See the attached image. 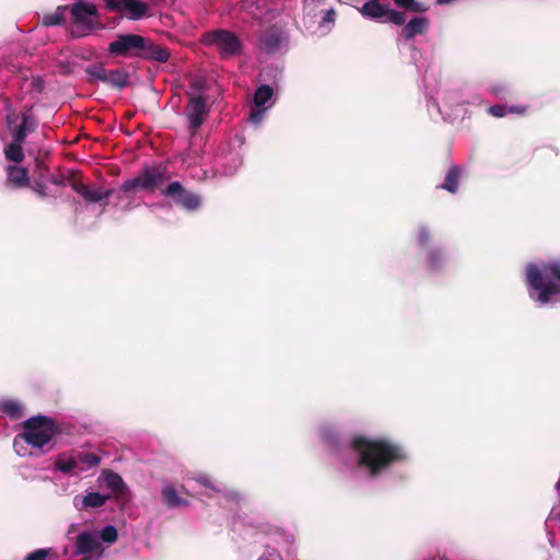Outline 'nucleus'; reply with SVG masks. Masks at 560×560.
Wrapping results in <instances>:
<instances>
[{"instance_id": "obj_12", "label": "nucleus", "mask_w": 560, "mask_h": 560, "mask_svg": "<svg viewBox=\"0 0 560 560\" xmlns=\"http://www.w3.org/2000/svg\"><path fill=\"white\" fill-rule=\"evenodd\" d=\"M359 11L369 20L387 21L396 25L405 22L404 13L392 10L387 4L380 3L378 0L366 1Z\"/></svg>"}, {"instance_id": "obj_5", "label": "nucleus", "mask_w": 560, "mask_h": 560, "mask_svg": "<svg viewBox=\"0 0 560 560\" xmlns=\"http://www.w3.org/2000/svg\"><path fill=\"white\" fill-rule=\"evenodd\" d=\"M167 179V168L162 164H152L143 166L137 176L125 180L118 191L117 197H129L138 191L154 192L162 189Z\"/></svg>"}, {"instance_id": "obj_14", "label": "nucleus", "mask_w": 560, "mask_h": 560, "mask_svg": "<svg viewBox=\"0 0 560 560\" xmlns=\"http://www.w3.org/2000/svg\"><path fill=\"white\" fill-rule=\"evenodd\" d=\"M162 195L172 198L176 205L188 211H195L201 205V198L185 189L177 180L170 183L167 187L162 190Z\"/></svg>"}, {"instance_id": "obj_42", "label": "nucleus", "mask_w": 560, "mask_h": 560, "mask_svg": "<svg viewBox=\"0 0 560 560\" xmlns=\"http://www.w3.org/2000/svg\"><path fill=\"white\" fill-rule=\"evenodd\" d=\"M78 529V525L77 524H71L66 533V536L69 540L72 539L71 535L74 534Z\"/></svg>"}, {"instance_id": "obj_23", "label": "nucleus", "mask_w": 560, "mask_h": 560, "mask_svg": "<svg viewBox=\"0 0 560 560\" xmlns=\"http://www.w3.org/2000/svg\"><path fill=\"white\" fill-rule=\"evenodd\" d=\"M217 166H221L220 171L223 175H232L242 164V159L237 153H233L228 158L217 160Z\"/></svg>"}, {"instance_id": "obj_31", "label": "nucleus", "mask_w": 560, "mask_h": 560, "mask_svg": "<svg viewBox=\"0 0 560 560\" xmlns=\"http://www.w3.org/2000/svg\"><path fill=\"white\" fill-rule=\"evenodd\" d=\"M45 88V81L40 75H33L27 82V92L32 94L34 97L39 95Z\"/></svg>"}, {"instance_id": "obj_8", "label": "nucleus", "mask_w": 560, "mask_h": 560, "mask_svg": "<svg viewBox=\"0 0 560 560\" xmlns=\"http://www.w3.org/2000/svg\"><path fill=\"white\" fill-rule=\"evenodd\" d=\"M203 44L215 46L221 57L230 58L238 55L242 43L238 37L228 30H215L203 35Z\"/></svg>"}, {"instance_id": "obj_16", "label": "nucleus", "mask_w": 560, "mask_h": 560, "mask_svg": "<svg viewBox=\"0 0 560 560\" xmlns=\"http://www.w3.org/2000/svg\"><path fill=\"white\" fill-rule=\"evenodd\" d=\"M72 188L88 202L102 201L103 199H107L113 192L112 189L89 187L80 183L73 184Z\"/></svg>"}, {"instance_id": "obj_13", "label": "nucleus", "mask_w": 560, "mask_h": 560, "mask_svg": "<svg viewBox=\"0 0 560 560\" xmlns=\"http://www.w3.org/2000/svg\"><path fill=\"white\" fill-rule=\"evenodd\" d=\"M189 100L186 105L185 116L188 120V128L191 133H195L201 125L205 122L210 106L206 103V100L200 95L189 94Z\"/></svg>"}, {"instance_id": "obj_6", "label": "nucleus", "mask_w": 560, "mask_h": 560, "mask_svg": "<svg viewBox=\"0 0 560 560\" xmlns=\"http://www.w3.org/2000/svg\"><path fill=\"white\" fill-rule=\"evenodd\" d=\"M58 432L55 421L46 416H36L23 423V432L14 439V445L23 441L35 448H42L49 443Z\"/></svg>"}, {"instance_id": "obj_2", "label": "nucleus", "mask_w": 560, "mask_h": 560, "mask_svg": "<svg viewBox=\"0 0 560 560\" xmlns=\"http://www.w3.org/2000/svg\"><path fill=\"white\" fill-rule=\"evenodd\" d=\"M529 298L542 306L560 302V260L529 264L525 271Z\"/></svg>"}, {"instance_id": "obj_20", "label": "nucleus", "mask_w": 560, "mask_h": 560, "mask_svg": "<svg viewBox=\"0 0 560 560\" xmlns=\"http://www.w3.org/2000/svg\"><path fill=\"white\" fill-rule=\"evenodd\" d=\"M128 73L121 69L106 70L104 82L105 84L116 88L124 89L128 84Z\"/></svg>"}, {"instance_id": "obj_24", "label": "nucleus", "mask_w": 560, "mask_h": 560, "mask_svg": "<svg viewBox=\"0 0 560 560\" xmlns=\"http://www.w3.org/2000/svg\"><path fill=\"white\" fill-rule=\"evenodd\" d=\"M23 143L12 138V141L4 148L5 159L14 163L22 162L24 160Z\"/></svg>"}, {"instance_id": "obj_19", "label": "nucleus", "mask_w": 560, "mask_h": 560, "mask_svg": "<svg viewBox=\"0 0 560 560\" xmlns=\"http://www.w3.org/2000/svg\"><path fill=\"white\" fill-rule=\"evenodd\" d=\"M162 502L168 508L174 509L178 506L188 505V501L182 499L173 486H165L161 491Z\"/></svg>"}, {"instance_id": "obj_29", "label": "nucleus", "mask_w": 560, "mask_h": 560, "mask_svg": "<svg viewBox=\"0 0 560 560\" xmlns=\"http://www.w3.org/2000/svg\"><path fill=\"white\" fill-rule=\"evenodd\" d=\"M56 467L60 471L65 474L71 472L74 468L78 467L77 460L74 458V452L71 453L69 456L61 455L58 457L56 462Z\"/></svg>"}, {"instance_id": "obj_18", "label": "nucleus", "mask_w": 560, "mask_h": 560, "mask_svg": "<svg viewBox=\"0 0 560 560\" xmlns=\"http://www.w3.org/2000/svg\"><path fill=\"white\" fill-rule=\"evenodd\" d=\"M283 44V36L277 30L266 31L260 39V46L267 54H276Z\"/></svg>"}, {"instance_id": "obj_38", "label": "nucleus", "mask_w": 560, "mask_h": 560, "mask_svg": "<svg viewBox=\"0 0 560 560\" xmlns=\"http://www.w3.org/2000/svg\"><path fill=\"white\" fill-rule=\"evenodd\" d=\"M197 482L200 483L201 486L206 487V488H209L215 492H220V490L213 485L211 478L207 475H201L199 476L197 479Z\"/></svg>"}, {"instance_id": "obj_4", "label": "nucleus", "mask_w": 560, "mask_h": 560, "mask_svg": "<svg viewBox=\"0 0 560 560\" xmlns=\"http://www.w3.org/2000/svg\"><path fill=\"white\" fill-rule=\"evenodd\" d=\"M432 82H435L434 74L425 71L423 74V85L428 96L429 110L435 109L444 120L454 119L459 115L460 106L464 104L459 92L453 90L440 91L435 89Z\"/></svg>"}, {"instance_id": "obj_15", "label": "nucleus", "mask_w": 560, "mask_h": 560, "mask_svg": "<svg viewBox=\"0 0 560 560\" xmlns=\"http://www.w3.org/2000/svg\"><path fill=\"white\" fill-rule=\"evenodd\" d=\"M38 127V119L30 113H24L21 122L13 129L12 138L24 142L26 137L34 132Z\"/></svg>"}, {"instance_id": "obj_37", "label": "nucleus", "mask_w": 560, "mask_h": 560, "mask_svg": "<svg viewBox=\"0 0 560 560\" xmlns=\"http://www.w3.org/2000/svg\"><path fill=\"white\" fill-rule=\"evenodd\" d=\"M51 553V549H36L28 553L24 560H45Z\"/></svg>"}, {"instance_id": "obj_1", "label": "nucleus", "mask_w": 560, "mask_h": 560, "mask_svg": "<svg viewBox=\"0 0 560 560\" xmlns=\"http://www.w3.org/2000/svg\"><path fill=\"white\" fill-rule=\"evenodd\" d=\"M352 447L359 455V466L366 467L372 478L388 469L393 464L407 459V454L387 439L355 436Z\"/></svg>"}, {"instance_id": "obj_3", "label": "nucleus", "mask_w": 560, "mask_h": 560, "mask_svg": "<svg viewBox=\"0 0 560 560\" xmlns=\"http://www.w3.org/2000/svg\"><path fill=\"white\" fill-rule=\"evenodd\" d=\"M108 52L114 56L137 57L167 62L171 54L165 47L155 45L150 38L138 34H119L108 45Z\"/></svg>"}, {"instance_id": "obj_21", "label": "nucleus", "mask_w": 560, "mask_h": 560, "mask_svg": "<svg viewBox=\"0 0 560 560\" xmlns=\"http://www.w3.org/2000/svg\"><path fill=\"white\" fill-rule=\"evenodd\" d=\"M74 452V458L77 460V465L80 468V470H86L92 467H96L100 462L101 457L95 454L88 451H73Z\"/></svg>"}, {"instance_id": "obj_41", "label": "nucleus", "mask_w": 560, "mask_h": 560, "mask_svg": "<svg viewBox=\"0 0 560 560\" xmlns=\"http://www.w3.org/2000/svg\"><path fill=\"white\" fill-rule=\"evenodd\" d=\"M33 190L40 197H46L47 196V192H46V187L40 184V183H36L34 184V186L32 187Z\"/></svg>"}, {"instance_id": "obj_22", "label": "nucleus", "mask_w": 560, "mask_h": 560, "mask_svg": "<svg viewBox=\"0 0 560 560\" xmlns=\"http://www.w3.org/2000/svg\"><path fill=\"white\" fill-rule=\"evenodd\" d=\"M428 27V19L417 16L411 19L404 27V36L406 39H411L416 35L422 34Z\"/></svg>"}, {"instance_id": "obj_11", "label": "nucleus", "mask_w": 560, "mask_h": 560, "mask_svg": "<svg viewBox=\"0 0 560 560\" xmlns=\"http://www.w3.org/2000/svg\"><path fill=\"white\" fill-rule=\"evenodd\" d=\"M73 556L84 557L85 560L91 558H101L104 555L105 548L103 547L98 535L95 532L84 530L74 537Z\"/></svg>"}, {"instance_id": "obj_40", "label": "nucleus", "mask_w": 560, "mask_h": 560, "mask_svg": "<svg viewBox=\"0 0 560 560\" xmlns=\"http://www.w3.org/2000/svg\"><path fill=\"white\" fill-rule=\"evenodd\" d=\"M418 241L420 244H423V245L429 241V231L424 226H421L419 229Z\"/></svg>"}, {"instance_id": "obj_44", "label": "nucleus", "mask_w": 560, "mask_h": 560, "mask_svg": "<svg viewBox=\"0 0 560 560\" xmlns=\"http://www.w3.org/2000/svg\"><path fill=\"white\" fill-rule=\"evenodd\" d=\"M455 0H436V2L439 4H451L452 2H454Z\"/></svg>"}, {"instance_id": "obj_9", "label": "nucleus", "mask_w": 560, "mask_h": 560, "mask_svg": "<svg viewBox=\"0 0 560 560\" xmlns=\"http://www.w3.org/2000/svg\"><path fill=\"white\" fill-rule=\"evenodd\" d=\"M273 89L268 84L258 86L253 96V107L250 108L247 121L258 127L265 119L266 113L273 106Z\"/></svg>"}, {"instance_id": "obj_30", "label": "nucleus", "mask_w": 560, "mask_h": 560, "mask_svg": "<svg viewBox=\"0 0 560 560\" xmlns=\"http://www.w3.org/2000/svg\"><path fill=\"white\" fill-rule=\"evenodd\" d=\"M0 410L13 419H19L22 416L21 406L13 400L3 401Z\"/></svg>"}, {"instance_id": "obj_35", "label": "nucleus", "mask_w": 560, "mask_h": 560, "mask_svg": "<svg viewBox=\"0 0 560 560\" xmlns=\"http://www.w3.org/2000/svg\"><path fill=\"white\" fill-rule=\"evenodd\" d=\"M395 2L405 9L416 11V12H421V11L427 10V7L423 3H421L419 0H395Z\"/></svg>"}, {"instance_id": "obj_28", "label": "nucleus", "mask_w": 560, "mask_h": 560, "mask_svg": "<svg viewBox=\"0 0 560 560\" xmlns=\"http://www.w3.org/2000/svg\"><path fill=\"white\" fill-rule=\"evenodd\" d=\"M109 494H101L100 492H90L83 498L84 508H101L108 499Z\"/></svg>"}, {"instance_id": "obj_10", "label": "nucleus", "mask_w": 560, "mask_h": 560, "mask_svg": "<svg viewBox=\"0 0 560 560\" xmlns=\"http://www.w3.org/2000/svg\"><path fill=\"white\" fill-rule=\"evenodd\" d=\"M110 12H119L131 21H139L151 16L150 8L143 0H104Z\"/></svg>"}, {"instance_id": "obj_25", "label": "nucleus", "mask_w": 560, "mask_h": 560, "mask_svg": "<svg viewBox=\"0 0 560 560\" xmlns=\"http://www.w3.org/2000/svg\"><path fill=\"white\" fill-rule=\"evenodd\" d=\"M69 10L67 5H59L56 11L51 14H46L43 16V24L45 26H55L60 25L65 22V13Z\"/></svg>"}, {"instance_id": "obj_34", "label": "nucleus", "mask_w": 560, "mask_h": 560, "mask_svg": "<svg viewBox=\"0 0 560 560\" xmlns=\"http://www.w3.org/2000/svg\"><path fill=\"white\" fill-rule=\"evenodd\" d=\"M98 535V539L107 544H114L118 538L117 528L113 525H106Z\"/></svg>"}, {"instance_id": "obj_36", "label": "nucleus", "mask_w": 560, "mask_h": 560, "mask_svg": "<svg viewBox=\"0 0 560 560\" xmlns=\"http://www.w3.org/2000/svg\"><path fill=\"white\" fill-rule=\"evenodd\" d=\"M523 113V110H520L517 107H510L508 108L504 105H493L489 107V113L494 117H503L506 115V113Z\"/></svg>"}, {"instance_id": "obj_27", "label": "nucleus", "mask_w": 560, "mask_h": 560, "mask_svg": "<svg viewBox=\"0 0 560 560\" xmlns=\"http://www.w3.org/2000/svg\"><path fill=\"white\" fill-rule=\"evenodd\" d=\"M458 179H459V168L456 166H453L447 172V174L445 176V180L440 187L454 194L458 189Z\"/></svg>"}, {"instance_id": "obj_39", "label": "nucleus", "mask_w": 560, "mask_h": 560, "mask_svg": "<svg viewBox=\"0 0 560 560\" xmlns=\"http://www.w3.org/2000/svg\"><path fill=\"white\" fill-rule=\"evenodd\" d=\"M336 12L334 9H329L325 11L324 16L322 18L320 25L324 26L325 24H332L335 22Z\"/></svg>"}, {"instance_id": "obj_7", "label": "nucleus", "mask_w": 560, "mask_h": 560, "mask_svg": "<svg viewBox=\"0 0 560 560\" xmlns=\"http://www.w3.org/2000/svg\"><path fill=\"white\" fill-rule=\"evenodd\" d=\"M69 10L73 18L70 27L73 37H84L100 25V22L96 20L97 9L94 4L75 2Z\"/></svg>"}, {"instance_id": "obj_32", "label": "nucleus", "mask_w": 560, "mask_h": 560, "mask_svg": "<svg viewBox=\"0 0 560 560\" xmlns=\"http://www.w3.org/2000/svg\"><path fill=\"white\" fill-rule=\"evenodd\" d=\"M445 257L442 252L438 248H434L428 254V267L431 270H438L442 266Z\"/></svg>"}, {"instance_id": "obj_17", "label": "nucleus", "mask_w": 560, "mask_h": 560, "mask_svg": "<svg viewBox=\"0 0 560 560\" xmlns=\"http://www.w3.org/2000/svg\"><path fill=\"white\" fill-rule=\"evenodd\" d=\"M30 177L25 167L18 165H8L7 185L13 188H23L28 185Z\"/></svg>"}, {"instance_id": "obj_45", "label": "nucleus", "mask_w": 560, "mask_h": 560, "mask_svg": "<svg viewBox=\"0 0 560 560\" xmlns=\"http://www.w3.org/2000/svg\"><path fill=\"white\" fill-rule=\"evenodd\" d=\"M132 209V205L131 203H128L126 207H125V210L128 211V210H131Z\"/></svg>"}, {"instance_id": "obj_26", "label": "nucleus", "mask_w": 560, "mask_h": 560, "mask_svg": "<svg viewBox=\"0 0 560 560\" xmlns=\"http://www.w3.org/2000/svg\"><path fill=\"white\" fill-rule=\"evenodd\" d=\"M105 482L115 494H122L126 488L122 478L113 471H105Z\"/></svg>"}, {"instance_id": "obj_33", "label": "nucleus", "mask_w": 560, "mask_h": 560, "mask_svg": "<svg viewBox=\"0 0 560 560\" xmlns=\"http://www.w3.org/2000/svg\"><path fill=\"white\" fill-rule=\"evenodd\" d=\"M106 70L103 65H90L86 67L85 72L92 81L104 82Z\"/></svg>"}, {"instance_id": "obj_43", "label": "nucleus", "mask_w": 560, "mask_h": 560, "mask_svg": "<svg viewBox=\"0 0 560 560\" xmlns=\"http://www.w3.org/2000/svg\"><path fill=\"white\" fill-rule=\"evenodd\" d=\"M550 521H557L560 523V510L557 512H555V511L551 512Z\"/></svg>"}]
</instances>
